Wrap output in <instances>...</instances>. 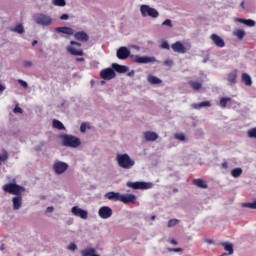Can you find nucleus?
<instances>
[{"label": "nucleus", "instance_id": "12", "mask_svg": "<svg viewBox=\"0 0 256 256\" xmlns=\"http://www.w3.org/2000/svg\"><path fill=\"white\" fill-rule=\"evenodd\" d=\"M98 216L100 219H110L113 216V209L109 206H102L98 210Z\"/></svg>", "mask_w": 256, "mask_h": 256}, {"label": "nucleus", "instance_id": "56", "mask_svg": "<svg viewBox=\"0 0 256 256\" xmlns=\"http://www.w3.org/2000/svg\"><path fill=\"white\" fill-rule=\"evenodd\" d=\"M170 243H171V245H177L178 243H177V240H175V239H171L170 240Z\"/></svg>", "mask_w": 256, "mask_h": 256}, {"label": "nucleus", "instance_id": "26", "mask_svg": "<svg viewBox=\"0 0 256 256\" xmlns=\"http://www.w3.org/2000/svg\"><path fill=\"white\" fill-rule=\"evenodd\" d=\"M188 85L191 87V89H193V91H199V89L203 87V83L199 81H193V80H190L188 82Z\"/></svg>", "mask_w": 256, "mask_h": 256}, {"label": "nucleus", "instance_id": "36", "mask_svg": "<svg viewBox=\"0 0 256 256\" xmlns=\"http://www.w3.org/2000/svg\"><path fill=\"white\" fill-rule=\"evenodd\" d=\"M249 139H256V127L247 131Z\"/></svg>", "mask_w": 256, "mask_h": 256}, {"label": "nucleus", "instance_id": "3", "mask_svg": "<svg viewBox=\"0 0 256 256\" xmlns=\"http://www.w3.org/2000/svg\"><path fill=\"white\" fill-rule=\"evenodd\" d=\"M60 139H62L63 147L77 149V147L81 146V139L71 134H63L60 136Z\"/></svg>", "mask_w": 256, "mask_h": 256}, {"label": "nucleus", "instance_id": "9", "mask_svg": "<svg viewBox=\"0 0 256 256\" xmlns=\"http://www.w3.org/2000/svg\"><path fill=\"white\" fill-rule=\"evenodd\" d=\"M130 59H132L134 63H138L139 65L157 62V59L153 56L149 57V56L131 55Z\"/></svg>", "mask_w": 256, "mask_h": 256}, {"label": "nucleus", "instance_id": "11", "mask_svg": "<svg viewBox=\"0 0 256 256\" xmlns=\"http://www.w3.org/2000/svg\"><path fill=\"white\" fill-rule=\"evenodd\" d=\"M100 77L104 81H111V79H115L116 77L115 70L113 68H105L100 71Z\"/></svg>", "mask_w": 256, "mask_h": 256}, {"label": "nucleus", "instance_id": "54", "mask_svg": "<svg viewBox=\"0 0 256 256\" xmlns=\"http://www.w3.org/2000/svg\"><path fill=\"white\" fill-rule=\"evenodd\" d=\"M135 75V70H132L128 73V77H133Z\"/></svg>", "mask_w": 256, "mask_h": 256}, {"label": "nucleus", "instance_id": "27", "mask_svg": "<svg viewBox=\"0 0 256 256\" xmlns=\"http://www.w3.org/2000/svg\"><path fill=\"white\" fill-rule=\"evenodd\" d=\"M147 81H148V83H150L151 85H159V84L162 83L161 79H159L158 77L153 76V75H148Z\"/></svg>", "mask_w": 256, "mask_h": 256}, {"label": "nucleus", "instance_id": "7", "mask_svg": "<svg viewBox=\"0 0 256 256\" xmlns=\"http://www.w3.org/2000/svg\"><path fill=\"white\" fill-rule=\"evenodd\" d=\"M77 47H81V43L70 41V45L67 46L68 53H70V55H74L75 57H83L85 55L83 49Z\"/></svg>", "mask_w": 256, "mask_h": 256}, {"label": "nucleus", "instance_id": "24", "mask_svg": "<svg viewBox=\"0 0 256 256\" xmlns=\"http://www.w3.org/2000/svg\"><path fill=\"white\" fill-rule=\"evenodd\" d=\"M242 83H244L247 87H251V85H253V80L251 79V75H249L248 73H243Z\"/></svg>", "mask_w": 256, "mask_h": 256}, {"label": "nucleus", "instance_id": "10", "mask_svg": "<svg viewBox=\"0 0 256 256\" xmlns=\"http://www.w3.org/2000/svg\"><path fill=\"white\" fill-rule=\"evenodd\" d=\"M52 169L56 175H63L69 169V164L60 160H56L52 166Z\"/></svg>", "mask_w": 256, "mask_h": 256}, {"label": "nucleus", "instance_id": "59", "mask_svg": "<svg viewBox=\"0 0 256 256\" xmlns=\"http://www.w3.org/2000/svg\"><path fill=\"white\" fill-rule=\"evenodd\" d=\"M37 40H34L33 42H32V47H35V45H37Z\"/></svg>", "mask_w": 256, "mask_h": 256}, {"label": "nucleus", "instance_id": "20", "mask_svg": "<svg viewBox=\"0 0 256 256\" xmlns=\"http://www.w3.org/2000/svg\"><path fill=\"white\" fill-rule=\"evenodd\" d=\"M235 23H243V25H247V27H255V21L252 19H242V18H235Z\"/></svg>", "mask_w": 256, "mask_h": 256}, {"label": "nucleus", "instance_id": "2", "mask_svg": "<svg viewBox=\"0 0 256 256\" xmlns=\"http://www.w3.org/2000/svg\"><path fill=\"white\" fill-rule=\"evenodd\" d=\"M56 33H63L64 35H74V39L81 41L82 43H87L89 41V34L85 31H78L75 33V30L71 27L62 26L55 28Z\"/></svg>", "mask_w": 256, "mask_h": 256}, {"label": "nucleus", "instance_id": "48", "mask_svg": "<svg viewBox=\"0 0 256 256\" xmlns=\"http://www.w3.org/2000/svg\"><path fill=\"white\" fill-rule=\"evenodd\" d=\"M32 65H33V62H31V61H24V63H23V66L26 67V68H29Z\"/></svg>", "mask_w": 256, "mask_h": 256}, {"label": "nucleus", "instance_id": "52", "mask_svg": "<svg viewBox=\"0 0 256 256\" xmlns=\"http://www.w3.org/2000/svg\"><path fill=\"white\" fill-rule=\"evenodd\" d=\"M76 61L78 63H83L85 61V58H76Z\"/></svg>", "mask_w": 256, "mask_h": 256}, {"label": "nucleus", "instance_id": "58", "mask_svg": "<svg viewBox=\"0 0 256 256\" xmlns=\"http://www.w3.org/2000/svg\"><path fill=\"white\" fill-rule=\"evenodd\" d=\"M132 49H136V51H139L140 48H139V46H137V45H133V46H132Z\"/></svg>", "mask_w": 256, "mask_h": 256}, {"label": "nucleus", "instance_id": "63", "mask_svg": "<svg viewBox=\"0 0 256 256\" xmlns=\"http://www.w3.org/2000/svg\"><path fill=\"white\" fill-rule=\"evenodd\" d=\"M174 192H177V189H174Z\"/></svg>", "mask_w": 256, "mask_h": 256}, {"label": "nucleus", "instance_id": "43", "mask_svg": "<svg viewBox=\"0 0 256 256\" xmlns=\"http://www.w3.org/2000/svg\"><path fill=\"white\" fill-rule=\"evenodd\" d=\"M162 25L166 27H173V22L171 19H166L164 22H162Z\"/></svg>", "mask_w": 256, "mask_h": 256}, {"label": "nucleus", "instance_id": "29", "mask_svg": "<svg viewBox=\"0 0 256 256\" xmlns=\"http://www.w3.org/2000/svg\"><path fill=\"white\" fill-rule=\"evenodd\" d=\"M193 109H203V107H211V102L204 101L197 104H192Z\"/></svg>", "mask_w": 256, "mask_h": 256}, {"label": "nucleus", "instance_id": "46", "mask_svg": "<svg viewBox=\"0 0 256 256\" xmlns=\"http://www.w3.org/2000/svg\"><path fill=\"white\" fill-rule=\"evenodd\" d=\"M87 131V123H82L80 126V132L85 133Z\"/></svg>", "mask_w": 256, "mask_h": 256}, {"label": "nucleus", "instance_id": "23", "mask_svg": "<svg viewBox=\"0 0 256 256\" xmlns=\"http://www.w3.org/2000/svg\"><path fill=\"white\" fill-rule=\"evenodd\" d=\"M232 35L234 37H236V39H239V41L243 40V38L245 37L246 35V32L244 29H235L233 32H232Z\"/></svg>", "mask_w": 256, "mask_h": 256}, {"label": "nucleus", "instance_id": "19", "mask_svg": "<svg viewBox=\"0 0 256 256\" xmlns=\"http://www.w3.org/2000/svg\"><path fill=\"white\" fill-rule=\"evenodd\" d=\"M210 39L213 41V43H214V45H216V47H220V48L225 47V40H223V38H221L219 35L212 34L210 36Z\"/></svg>", "mask_w": 256, "mask_h": 256}, {"label": "nucleus", "instance_id": "35", "mask_svg": "<svg viewBox=\"0 0 256 256\" xmlns=\"http://www.w3.org/2000/svg\"><path fill=\"white\" fill-rule=\"evenodd\" d=\"M231 101L230 97H222L220 99V106L222 107V109H225V107H227V104Z\"/></svg>", "mask_w": 256, "mask_h": 256}, {"label": "nucleus", "instance_id": "5", "mask_svg": "<svg viewBox=\"0 0 256 256\" xmlns=\"http://www.w3.org/2000/svg\"><path fill=\"white\" fill-rule=\"evenodd\" d=\"M32 19L36 25H40L41 27H50V25H53V17L46 13L34 14Z\"/></svg>", "mask_w": 256, "mask_h": 256}, {"label": "nucleus", "instance_id": "8", "mask_svg": "<svg viewBox=\"0 0 256 256\" xmlns=\"http://www.w3.org/2000/svg\"><path fill=\"white\" fill-rule=\"evenodd\" d=\"M126 186L130 189H153V183L152 182H144V181H136V182H127Z\"/></svg>", "mask_w": 256, "mask_h": 256}, {"label": "nucleus", "instance_id": "14", "mask_svg": "<svg viewBox=\"0 0 256 256\" xmlns=\"http://www.w3.org/2000/svg\"><path fill=\"white\" fill-rule=\"evenodd\" d=\"M71 213L75 217H80V219H87L89 217V212L79 208V206H74L71 208Z\"/></svg>", "mask_w": 256, "mask_h": 256}, {"label": "nucleus", "instance_id": "34", "mask_svg": "<svg viewBox=\"0 0 256 256\" xmlns=\"http://www.w3.org/2000/svg\"><path fill=\"white\" fill-rule=\"evenodd\" d=\"M52 5L55 7H65L67 5V2L65 0H52Z\"/></svg>", "mask_w": 256, "mask_h": 256}, {"label": "nucleus", "instance_id": "21", "mask_svg": "<svg viewBox=\"0 0 256 256\" xmlns=\"http://www.w3.org/2000/svg\"><path fill=\"white\" fill-rule=\"evenodd\" d=\"M112 69H114V71L117 73H127V71H129V67L125 65H119L117 63L112 64Z\"/></svg>", "mask_w": 256, "mask_h": 256}, {"label": "nucleus", "instance_id": "16", "mask_svg": "<svg viewBox=\"0 0 256 256\" xmlns=\"http://www.w3.org/2000/svg\"><path fill=\"white\" fill-rule=\"evenodd\" d=\"M135 201H137V196H135V194H120V202L124 203V205L135 203Z\"/></svg>", "mask_w": 256, "mask_h": 256}, {"label": "nucleus", "instance_id": "30", "mask_svg": "<svg viewBox=\"0 0 256 256\" xmlns=\"http://www.w3.org/2000/svg\"><path fill=\"white\" fill-rule=\"evenodd\" d=\"M95 253V248L87 247L80 252L81 256H92Z\"/></svg>", "mask_w": 256, "mask_h": 256}, {"label": "nucleus", "instance_id": "17", "mask_svg": "<svg viewBox=\"0 0 256 256\" xmlns=\"http://www.w3.org/2000/svg\"><path fill=\"white\" fill-rule=\"evenodd\" d=\"M143 135L145 141H147L148 143H153L154 141H157L159 139V134L154 131H146Z\"/></svg>", "mask_w": 256, "mask_h": 256}, {"label": "nucleus", "instance_id": "31", "mask_svg": "<svg viewBox=\"0 0 256 256\" xmlns=\"http://www.w3.org/2000/svg\"><path fill=\"white\" fill-rule=\"evenodd\" d=\"M52 126L54 127V129H58V131L65 130V125H63V122L59 120H53Z\"/></svg>", "mask_w": 256, "mask_h": 256}, {"label": "nucleus", "instance_id": "47", "mask_svg": "<svg viewBox=\"0 0 256 256\" xmlns=\"http://www.w3.org/2000/svg\"><path fill=\"white\" fill-rule=\"evenodd\" d=\"M69 19V14H62L61 16H60V20L61 21H67Z\"/></svg>", "mask_w": 256, "mask_h": 256}, {"label": "nucleus", "instance_id": "32", "mask_svg": "<svg viewBox=\"0 0 256 256\" xmlns=\"http://www.w3.org/2000/svg\"><path fill=\"white\" fill-rule=\"evenodd\" d=\"M193 183L194 185H196V187H199L200 189H207L208 187L207 183H205L203 179H195Z\"/></svg>", "mask_w": 256, "mask_h": 256}, {"label": "nucleus", "instance_id": "51", "mask_svg": "<svg viewBox=\"0 0 256 256\" xmlns=\"http://www.w3.org/2000/svg\"><path fill=\"white\" fill-rule=\"evenodd\" d=\"M222 168L223 169H229V164L227 162L222 163Z\"/></svg>", "mask_w": 256, "mask_h": 256}, {"label": "nucleus", "instance_id": "53", "mask_svg": "<svg viewBox=\"0 0 256 256\" xmlns=\"http://www.w3.org/2000/svg\"><path fill=\"white\" fill-rule=\"evenodd\" d=\"M205 243H208V245H213V240L211 239H206Z\"/></svg>", "mask_w": 256, "mask_h": 256}, {"label": "nucleus", "instance_id": "42", "mask_svg": "<svg viewBox=\"0 0 256 256\" xmlns=\"http://www.w3.org/2000/svg\"><path fill=\"white\" fill-rule=\"evenodd\" d=\"M68 251H77V244L75 243H70L67 247Z\"/></svg>", "mask_w": 256, "mask_h": 256}, {"label": "nucleus", "instance_id": "6", "mask_svg": "<svg viewBox=\"0 0 256 256\" xmlns=\"http://www.w3.org/2000/svg\"><path fill=\"white\" fill-rule=\"evenodd\" d=\"M140 13L142 17H151L152 19H157L159 17V11L147 4H142L140 6Z\"/></svg>", "mask_w": 256, "mask_h": 256}, {"label": "nucleus", "instance_id": "50", "mask_svg": "<svg viewBox=\"0 0 256 256\" xmlns=\"http://www.w3.org/2000/svg\"><path fill=\"white\" fill-rule=\"evenodd\" d=\"M55 211V208L53 206H48L46 209V213H53Z\"/></svg>", "mask_w": 256, "mask_h": 256}, {"label": "nucleus", "instance_id": "33", "mask_svg": "<svg viewBox=\"0 0 256 256\" xmlns=\"http://www.w3.org/2000/svg\"><path fill=\"white\" fill-rule=\"evenodd\" d=\"M224 249L228 252V255H233V244L229 242L222 243Z\"/></svg>", "mask_w": 256, "mask_h": 256}, {"label": "nucleus", "instance_id": "39", "mask_svg": "<svg viewBox=\"0 0 256 256\" xmlns=\"http://www.w3.org/2000/svg\"><path fill=\"white\" fill-rule=\"evenodd\" d=\"M160 47L162 49H167V51H169L171 49V47L169 46V42H167L166 40H162Z\"/></svg>", "mask_w": 256, "mask_h": 256}, {"label": "nucleus", "instance_id": "62", "mask_svg": "<svg viewBox=\"0 0 256 256\" xmlns=\"http://www.w3.org/2000/svg\"><path fill=\"white\" fill-rule=\"evenodd\" d=\"M101 85H105V81H101Z\"/></svg>", "mask_w": 256, "mask_h": 256}, {"label": "nucleus", "instance_id": "60", "mask_svg": "<svg viewBox=\"0 0 256 256\" xmlns=\"http://www.w3.org/2000/svg\"><path fill=\"white\" fill-rule=\"evenodd\" d=\"M0 249H1V251H4L5 250V244H2Z\"/></svg>", "mask_w": 256, "mask_h": 256}, {"label": "nucleus", "instance_id": "4", "mask_svg": "<svg viewBox=\"0 0 256 256\" xmlns=\"http://www.w3.org/2000/svg\"><path fill=\"white\" fill-rule=\"evenodd\" d=\"M116 161L118 167H121V169H133V167H135V160H133L127 153L117 154Z\"/></svg>", "mask_w": 256, "mask_h": 256}, {"label": "nucleus", "instance_id": "40", "mask_svg": "<svg viewBox=\"0 0 256 256\" xmlns=\"http://www.w3.org/2000/svg\"><path fill=\"white\" fill-rule=\"evenodd\" d=\"M179 223V220L178 219H171L168 221V227L171 228V227H175V225H178Z\"/></svg>", "mask_w": 256, "mask_h": 256}, {"label": "nucleus", "instance_id": "61", "mask_svg": "<svg viewBox=\"0 0 256 256\" xmlns=\"http://www.w3.org/2000/svg\"><path fill=\"white\" fill-rule=\"evenodd\" d=\"M151 220H152V221H155V216H151Z\"/></svg>", "mask_w": 256, "mask_h": 256}, {"label": "nucleus", "instance_id": "38", "mask_svg": "<svg viewBox=\"0 0 256 256\" xmlns=\"http://www.w3.org/2000/svg\"><path fill=\"white\" fill-rule=\"evenodd\" d=\"M7 159H9V153H7V151L4 150L3 154L0 155V165H1V163L7 161Z\"/></svg>", "mask_w": 256, "mask_h": 256}, {"label": "nucleus", "instance_id": "45", "mask_svg": "<svg viewBox=\"0 0 256 256\" xmlns=\"http://www.w3.org/2000/svg\"><path fill=\"white\" fill-rule=\"evenodd\" d=\"M164 65H165L166 67H173V60H171V59L165 60V61H164Z\"/></svg>", "mask_w": 256, "mask_h": 256}, {"label": "nucleus", "instance_id": "18", "mask_svg": "<svg viewBox=\"0 0 256 256\" xmlns=\"http://www.w3.org/2000/svg\"><path fill=\"white\" fill-rule=\"evenodd\" d=\"M104 197L108 201H121V193L115 191L107 192Z\"/></svg>", "mask_w": 256, "mask_h": 256}, {"label": "nucleus", "instance_id": "28", "mask_svg": "<svg viewBox=\"0 0 256 256\" xmlns=\"http://www.w3.org/2000/svg\"><path fill=\"white\" fill-rule=\"evenodd\" d=\"M230 175L234 177V179H237L243 175V169L242 168H234L231 170Z\"/></svg>", "mask_w": 256, "mask_h": 256}, {"label": "nucleus", "instance_id": "57", "mask_svg": "<svg viewBox=\"0 0 256 256\" xmlns=\"http://www.w3.org/2000/svg\"><path fill=\"white\" fill-rule=\"evenodd\" d=\"M240 7H242V9H245V1L240 3Z\"/></svg>", "mask_w": 256, "mask_h": 256}, {"label": "nucleus", "instance_id": "49", "mask_svg": "<svg viewBox=\"0 0 256 256\" xmlns=\"http://www.w3.org/2000/svg\"><path fill=\"white\" fill-rule=\"evenodd\" d=\"M14 113H23V109H21V107L16 106L13 110Z\"/></svg>", "mask_w": 256, "mask_h": 256}, {"label": "nucleus", "instance_id": "37", "mask_svg": "<svg viewBox=\"0 0 256 256\" xmlns=\"http://www.w3.org/2000/svg\"><path fill=\"white\" fill-rule=\"evenodd\" d=\"M174 138H176L178 141H182V142L187 141V137H185V134H183V133H176L174 135Z\"/></svg>", "mask_w": 256, "mask_h": 256}, {"label": "nucleus", "instance_id": "25", "mask_svg": "<svg viewBox=\"0 0 256 256\" xmlns=\"http://www.w3.org/2000/svg\"><path fill=\"white\" fill-rule=\"evenodd\" d=\"M10 31L12 33H18L19 35H23L25 33V27L23 24H18L15 27L10 28Z\"/></svg>", "mask_w": 256, "mask_h": 256}, {"label": "nucleus", "instance_id": "55", "mask_svg": "<svg viewBox=\"0 0 256 256\" xmlns=\"http://www.w3.org/2000/svg\"><path fill=\"white\" fill-rule=\"evenodd\" d=\"M5 90V85L0 84V93H3Z\"/></svg>", "mask_w": 256, "mask_h": 256}, {"label": "nucleus", "instance_id": "15", "mask_svg": "<svg viewBox=\"0 0 256 256\" xmlns=\"http://www.w3.org/2000/svg\"><path fill=\"white\" fill-rule=\"evenodd\" d=\"M171 49L174 51V53H180L181 55H185L187 53V48L181 41H176L171 45Z\"/></svg>", "mask_w": 256, "mask_h": 256}, {"label": "nucleus", "instance_id": "22", "mask_svg": "<svg viewBox=\"0 0 256 256\" xmlns=\"http://www.w3.org/2000/svg\"><path fill=\"white\" fill-rule=\"evenodd\" d=\"M228 85H235L237 83V70L230 72L227 76Z\"/></svg>", "mask_w": 256, "mask_h": 256}, {"label": "nucleus", "instance_id": "44", "mask_svg": "<svg viewBox=\"0 0 256 256\" xmlns=\"http://www.w3.org/2000/svg\"><path fill=\"white\" fill-rule=\"evenodd\" d=\"M18 83H19V85H21V87H23V89H27V87H29V84H27V82H25V80L18 79Z\"/></svg>", "mask_w": 256, "mask_h": 256}, {"label": "nucleus", "instance_id": "1", "mask_svg": "<svg viewBox=\"0 0 256 256\" xmlns=\"http://www.w3.org/2000/svg\"><path fill=\"white\" fill-rule=\"evenodd\" d=\"M4 193H10V195H15L12 197V207L14 211H19L23 207V196L22 193L25 191V187L17 183H7L3 187Z\"/></svg>", "mask_w": 256, "mask_h": 256}, {"label": "nucleus", "instance_id": "13", "mask_svg": "<svg viewBox=\"0 0 256 256\" xmlns=\"http://www.w3.org/2000/svg\"><path fill=\"white\" fill-rule=\"evenodd\" d=\"M116 57H118L121 61H125V59H128V57H131V50L125 46H122L117 50Z\"/></svg>", "mask_w": 256, "mask_h": 256}, {"label": "nucleus", "instance_id": "41", "mask_svg": "<svg viewBox=\"0 0 256 256\" xmlns=\"http://www.w3.org/2000/svg\"><path fill=\"white\" fill-rule=\"evenodd\" d=\"M169 253H182L183 248H168Z\"/></svg>", "mask_w": 256, "mask_h": 256}]
</instances>
